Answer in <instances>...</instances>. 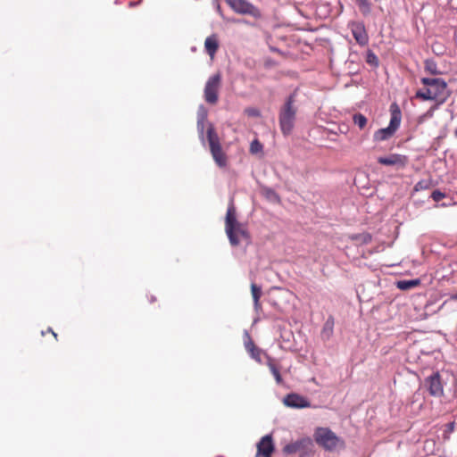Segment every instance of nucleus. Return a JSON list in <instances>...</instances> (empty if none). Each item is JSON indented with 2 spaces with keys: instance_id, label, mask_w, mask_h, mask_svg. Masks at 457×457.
<instances>
[{
  "instance_id": "nucleus-33",
  "label": "nucleus",
  "mask_w": 457,
  "mask_h": 457,
  "mask_svg": "<svg viewBox=\"0 0 457 457\" xmlns=\"http://www.w3.org/2000/svg\"><path fill=\"white\" fill-rule=\"evenodd\" d=\"M233 21L237 23H247V21L245 20H234Z\"/></svg>"
},
{
  "instance_id": "nucleus-35",
  "label": "nucleus",
  "mask_w": 457,
  "mask_h": 457,
  "mask_svg": "<svg viewBox=\"0 0 457 457\" xmlns=\"http://www.w3.org/2000/svg\"><path fill=\"white\" fill-rule=\"evenodd\" d=\"M370 58L376 59V55H374V54L369 55L368 62H370Z\"/></svg>"
},
{
  "instance_id": "nucleus-27",
  "label": "nucleus",
  "mask_w": 457,
  "mask_h": 457,
  "mask_svg": "<svg viewBox=\"0 0 457 457\" xmlns=\"http://www.w3.org/2000/svg\"><path fill=\"white\" fill-rule=\"evenodd\" d=\"M431 197L435 202H439L445 197V195L439 190H435L432 192Z\"/></svg>"
},
{
  "instance_id": "nucleus-5",
  "label": "nucleus",
  "mask_w": 457,
  "mask_h": 457,
  "mask_svg": "<svg viewBox=\"0 0 457 457\" xmlns=\"http://www.w3.org/2000/svg\"><path fill=\"white\" fill-rule=\"evenodd\" d=\"M391 118L389 125L386 128L380 129L374 133L375 141H385L394 136L395 131L398 129L401 124L402 113L399 106L396 104H393L390 106Z\"/></svg>"
},
{
  "instance_id": "nucleus-19",
  "label": "nucleus",
  "mask_w": 457,
  "mask_h": 457,
  "mask_svg": "<svg viewBox=\"0 0 457 457\" xmlns=\"http://www.w3.org/2000/svg\"><path fill=\"white\" fill-rule=\"evenodd\" d=\"M420 284V279L401 280L397 282V287L401 290H409L418 287Z\"/></svg>"
},
{
  "instance_id": "nucleus-10",
  "label": "nucleus",
  "mask_w": 457,
  "mask_h": 457,
  "mask_svg": "<svg viewBox=\"0 0 457 457\" xmlns=\"http://www.w3.org/2000/svg\"><path fill=\"white\" fill-rule=\"evenodd\" d=\"M378 162L384 166H392L396 170H403L407 166L409 158L404 154H390L386 156L378 157Z\"/></svg>"
},
{
  "instance_id": "nucleus-25",
  "label": "nucleus",
  "mask_w": 457,
  "mask_h": 457,
  "mask_svg": "<svg viewBox=\"0 0 457 457\" xmlns=\"http://www.w3.org/2000/svg\"><path fill=\"white\" fill-rule=\"evenodd\" d=\"M425 70L434 75L439 73L436 64L433 61L427 60L425 62Z\"/></svg>"
},
{
  "instance_id": "nucleus-11",
  "label": "nucleus",
  "mask_w": 457,
  "mask_h": 457,
  "mask_svg": "<svg viewBox=\"0 0 457 457\" xmlns=\"http://www.w3.org/2000/svg\"><path fill=\"white\" fill-rule=\"evenodd\" d=\"M425 386L430 395L435 397L444 395V385L438 371L434 372L425 379Z\"/></svg>"
},
{
  "instance_id": "nucleus-15",
  "label": "nucleus",
  "mask_w": 457,
  "mask_h": 457,
  "mask_svg": "<svg viewBox=\"0 0 457 457\" xmlns=\"http://www.w3.org/2000/svg\"><path fill=\"white\" fill-rule=\"evenodd\" d=\"M245 347L250 356L255 360L258 363H262V357L264 356L266 358L267 353H265L261 348L255 345L253 341L249 338L247 342L245 343Z\"/></svg>"
},
{
  "instance_id": "nucleus-32",
  "label": "nucleus",
  "mask_w": 457,
  "mask_h": 457,
  "mask_svg": "<svg viewBox=\"0 0 457 457\" xmlns=\"http://www.w3.org/2000/svg\"><path fill=\"white\" fill-rule=\"evenodd\" d=\"M47 331L51 332L53 334V336L54 337L55 340H57V334L54 333L51 328H48Z\"/></svg>"
},
{
  "instance_id": "nucleus-23",
  "label": "nucleus",
  "mask_w": 457,
  "mask_h": 457,
  "mask_svg": "<svg viewBox=\"0 0 457 457\" xmlns=\"http://www.w3.org/2000/svg\"><path fill=\"white\" fill-rule=\"evenodd\" d=\"M355 2L363 14L370 12V4L368 0H355Z\"/></svg>"
},
{
  "instance_id": "nucleus-34",
  "label": "nucleus",
  "mask_w": 457,
  "mask_h": 457,
  "mask_svg": "<svg viewBox=\"0 0 457 457\" xmlns=\"http://www.w3.org/2000/svg\"><path fill=\"white\" fill-rule=\"evenodd\" d=\"M450 299H452V300H457V293H456V294H454V295H451V297H450Z\"/></svg>"
},
{
  "instance_id": "nucleus-22",
  "label": "nucleus",
  "mask_w": 457,
  "mask_h": 457,
  "mask_svg": "<svg viewBox=\"0 0 457 457\" xmlns=\"http://www.w3.org/2000/svg\"><path fill=\"white\" fill-rule=\"evenodd\" d=\"M416 98L421 99V100H433V96L431 94V91L429 90L428 87H427L424 90H418L415 95Z\"/></svg>"
},
{
  "instance_id": "nucleus-6",
  "label": "nucleus",
  "mask_w": 457,
  "mask_h": 457,
  "mask_svg": "<svg viewBox=\"0 0 457 457\" xmlns=\"http://www.w3.org/2000/svg\"><path fill=\"white\" fill-rule=\"evenodd\" d=\"M421 83L428 87L433 96V101H436L437 104H444L450 96L447 84L442 79L423 78L421 79Z\"/></svg>"
},
{
  "instance_id": "nucleus-4",
  "label": "nucleus",
  "mask_w": 457,
  "mask_h": 457,
  "mask_svg": "<svg viewBox=\"0 0 457 457\" xmlns=\"http://www.w3.org/2000/svg\"><path fill=\"white\" fill-rule=\"evenodd\" d=\"M207 140L215 163L220 168L226 167L228 164V156L222 150L219 136L212 124H210L207 129Z\"/></svg>"
},
{
  "instance_id": "nucleus-16",
  "label": "nucleus",
  "mask_w": 457,
  "mask_h": 457,
  "mask_svg": "<svg viewBox=\"0 0 457 457\" xmlns=\"http://www.w3.org/2000/svg\"><path fill=\"white\" fill-rule=\"evenodd\" d=\"M266 365L269 367L270 372L274 376L276 382L278 385L282 384L283 379L280 375V367L277 361L270 355H266Z\"/></svg>"
},
{
  "instance_id": "nucleus-29",
  "label": "nucleus",
  "mask_w": 457,
  "mask_h": 457,
  "mask_svg": "<svg viewBox=\"0 0 457 457\" xmlns=\"http://www.w3.org/2000/svg\"><path fill=\"white\" fill-rule=\"evenodd\" d=\"M361 238L362 240L363 243L365 244H368L371 241V237L370 234H363V235H361L359 237H355L354 238Z\"/></svg>"
},
{
  "instance_id": "nucleus-9",
  "label": "nucleus",
  "mask_w": 457,
  "mask_h": 457,
  "mask_svg": "<svg viewBox=\"0 0 457 457\" xmlns=\"http://www.w3.org/2000/svg\"><path fill=\"white\" fill-rule=\"evenodd\" d=\"M221 85V76L216 73L211 76L204 87V100L210 104H216L219 100V91Z\"/></svg>"
},
{
  "instance_id": "nucleus-3",
  "label": "nucleus",
  "mask_w": 457,
  "mask_h": 457,
  "mask_svg": "<svg viewBox=\"0 0 457 457\" xmlns=\"http://www.w3.org/2000/svg\"><path fill=\"white\" fill-rule=\"evenodd\" d=\"M314 438L320 446L329 452L337 448L344 449L345 446V441L328 428H318L315 430Z\"/></svg>"
},
{
  "instance_id": "nucleus-31",
  "label": "nucleus",
  "mask_w": 457,
  "mask_h": 457,
  "mask_svg": "<svg viewBox=\"0 0 457 457\" xmlns=\"http://www.w3.org/2000/svg\"><path fill=\"white\" fill-rule=\"evenodd\" d=\"M197 126H198V129H200V133L203 134V131H204V124L202 121H198L197 123Z\"/></svg>"
},
{
  "instance_id": "nucleus-14",
  "label": "nucleus",
  "mask_w": 457,
  "mask_h": 457,
  "mask_svg": "<svg viewBox=\"0 0 457 457\" xmlns=\"http://www.w3.org/2000/svg\"><path fill=\"white\" fill-rule=\"evenodd\" d=\"M284 403L292 408H307L311 406L310 402L305 397L297 394L287 395L284 399Z\"/></svg>"
},
{
  "instance_id": "nucleus-13",
  "label": "nucleus",
  "mask_w": 457,
  "mask_h": 457,
  "mask_svg": "<svg viewBox=\"0 0 457 457\" xmlns=\"http://www.w3.org/2000/svg\"><path fill=\"white\" fill-rule=\"evenodd\" d=\"M350 29L354 39L359 45L365 46L368 44L369 37L362 22H352Z\"/></svg>"
},
{
  "instance_id": "nucleus-1",
  "label": "nucleus",
  "mask_w": 457,
  "mask_h": 457,
  "mask_svg": "<svg viewBox=\"0 0 457 457\" xmlns=\"http://www.w3.org/2000/svg\"><path fill=\"white\" fill-rule=\"evenodd\" d=\"M225 231L230 245L233 246H237L242 242L249 244L251 241L247 228L237 219L236 207L232 201L228 206L225 217Z\"/></svg>"
},
{
  "instance_id": "nucleus-12",
  "label": "nucleus",
  "mask_w": 457,
  "mask_h": 457,
  "mask_svg": "<svg viewBox=\"0 0 457 457\" xmlns=\"http://www.w3.org/2000/svg\"><path fill=\"white\" fill-rule=\"evenodd\" d=\"M273 452L274 444L272 436L270 435H266L263 437H262L260 442L257 444L256 456L271 457Z\"/></svg>"
},
{
  "instance_id": "nucleus-26",
  "label": "nucleus",
  "mask_w": 457,
  "mask_h": 457,
  "mask_svg": "<svg viewBox=\"0 0 457 457\" xmlns=\"http://www.w3.org/2000/svg\"><path fill=\"white\" fill-rule=\"evenodd\" d=\"M429 187H430V182L429 181H428V180H421V181H419L415 185L414 190L415 191H420V190H423V189H428Z\"/></svg>"
},
{
  "instance_id": "nucleus-21",
  "label": "nucleus",
  "mask_w": 457,
  "mask_h": 457,
  "mask_svg": "<svg viewBox=\"0 0 457 457\" xmlns=\"http://www.w3.org/2000/svg\"><path fill=\"white\" fill-rule=\"evenodd\" d=\"M353 123L361 129H364L367 125V118L361 113H355L353 117Z\"/></svg>"
},
{
  "instance_id": "nucleus-18",
  "label": "nucleus",
  "mask_w": 457,
  "mask_h": 457,
  "mask_svg": "<svg viewBox=\"0 0 457 457\" xmlns=\"http://www.w3.org/2000/svg\"><path fill=\"white\" fill-rule=\"evenodd\" d=\"M335 326V320L332 316H329L328 320L325 321L323 328L321 329L320 337L322 340L328 341L333 335Z\"/></svg>"
},
{
  "instance_id": "nucleus-8",
  "label": "nucleus",
  "mask_w": 457,
  "mask_h": 457,
  "mask_svg": "<svg viewBox=\"0 0 457 457\" xmlns=\"http://www.w3.org/2000/svg\"><path fill=\"white\" fill-rule=\"evenodd\" d=\"M225 2L238 14L250 15L255 19L262 18V12L259 8L246 0H225Z\"/></svg>"
},
{
  "instance_id": "nucleus-20",
  "label": "nucleus",
  "mask_w": 457,
  "mask_h": 457,
  "mask_svg": "<svg viewBox=\"0 0 457 457\" xmlns=\"http://www.w3.org/2000/svg\"><path fill=\"white\" fill-rule=\"evenodd\" d=\"M251 292L253 299L255 308L260 306V298L262 296V288L258 287L256 284L252 283L251 285Z\"/></svg>"
},
{
  "instance_id": "nucleus-17",
  "label": "nucleus",
  "mask_w": 457,
  "mask_h": 457,
  "mask_svg": "<svg viewBox=\"0 0 457 457\" xmlns=\"http://www.w3.org/2000/svg\"><path fill=\"white\" fill-rule=\"evenodd\" d=\"M204 48L210 57L212 59L219 49V40L215 34L207 37L204 41Z\"/></svg>"
},
{
  "instance_id": "nucleus-30",
  "label": "nucleus",
  "mask_w": 457,
  "mask_h": 457,
  "mask_svg": "<svg viewBox=\"0 0 457 457\" xmlns=\"http://www.w3.org/2000/svg\"><path fill=\"white\" fill-rule=\"evenodd\" d=\"M454 428H455V423L453 421V422H450L446 425V429L445 431V434H451L454 431Z\"/></svg>"
},
{
  "instance_id": "nucleus-7",
  "label": "nucleus",
  "mask_w": 457,
  "mask_h": 457,
  "mask_svg": "<svg viewBox=\"0 0 457 457\" xmlns=\"http://www.w3.org/2000/svg\"><path fill=\"white\" fill-rule=\"evenodd\" d=\"M313 447V443L310 437H303L285 445L283 452L287 454L299 453L300 457H305L312 453Z\"/></svg>"
},
{
  "instance_id": "nucleus-2",
  "label": "nucleus",
  "mask_w": 457,
  "mask_h": 457,
  "mask_svg": "<svg viewBox=\"0 0 457 457\" xmlns=\"http://www.w3.org/2000/svg\"><path fill=\"white\" fill-rule=\"evenodd\" d=\"M297 108L295 106V94H291L280 107L278 122L281 132L284 136L292 133L296 119Z\"/></svg>"
},
{
  "instance_id": "nucleus-28",
  "label": "nucleus",
  "mask_w": 457,
  "mask_h": 457,
  "mask_svg": "<svg viewBox=\"0 0 457 457\" xmlns=\"http://www.w3.org/2000/svg\"><path fill=\"white\" fill-rule=\"evenodd\" d=\"M245 112L249 116V117H260L261 116V112L258 109L256 108H246L245 110Z\"/></svg>"
},
{
  "instance_id": "nucleus-24",
  "label": "nucleus",
  "mask_w": 457,
  "mask_h": 457,
  "mask_svg": "<svg viewBox=\"0 0 457 457\" xmlns=\"http://www.w3.org/2000/svg\"><path fill=\"white\" fill-rule=\"evenodd\" d=\"M263 149L262 145L260 143L258 139H254L252 141L250 145V153L253 154H258L262 152Z\"/></svg>"
}]
</instances>
